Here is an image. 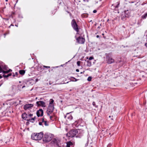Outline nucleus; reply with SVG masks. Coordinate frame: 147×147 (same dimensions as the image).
Instances as JSON below:
<instances>
[{
    "mask_svg": "<svg viewBox=\"0 0 147 147\" xmlns=\"http://www.w3.org/2000/svg\"><path fill=\"white\" fill-rule=\"evenodd\" d=\"M82 131L81 129H72L67 134L66 136L68 137H73L75 136L77 134L80 133V132Z\"/></svg>",
    "mask_w": 147,
    "mask_h": 147,
    "instance_id": "nucleus-1",
    "label": "nucleus"
},
{
    "mask_svg": "<svg viewBox=\"0 0 147 147\" xmlns=\"http://www.w3.org/2000/svg\"><path fill=\"white\" fill-rule=\"evenodd\" d=\"M43 136L42 132L38 133H33L31 135L32 138L36 140H40L42 139Z\"/></svg>",
    "mask_w": 147,
    "mask_h": 147,
    "instance_id": "nucleus-2",
    "label": "nucleus"
},
{
    "mask_svg": "<svg viewBox=\"0 0 147 147\" xmlns=\"http://www.w3.org/2000/svg\"><path fill=\"white\" fill-rule=\"evenodd\" d=\"M71 25L74 29L75 30L78 34L79 32L78 26L75 19H73L71 22Z\"/></svg>",
    "mask_w": 147,
    "mask_h": 147,
    "instance_id": "nucleus-3",
    "label": "nucleus"
},
{
    "mask_svg": "<svg viewBox=\"0 0 147 147\" xmlns=\"http://www.w3.org/2000/svg\"><path fill=\"white\" fill-rule=\"evenodd\" d=\"M52 138V136L51 134H46L45 135L43 140L45 142H48L50 141Z\"/></svg>",
    "mask_w": 147,
    "mask_h": 147,
    "instance_id": "nucleus-4",
    "label": "nucleus"
},
{
    "mask_svg": "<svg viewBox=\"0 0 147 147\" xmlns=\"http://www.w3.org/2000/svg\"><path fill=\"white\" fill-rule=\"evenodd\" d=\"M54 109V105H49L47 111V115H49L53 112Z\"/></svg>",
    "mask_w": 147,
    "mask_h": 147,
    "instance_id": "nucleus-5",
    "label": "nucleus"
},
{
    "mask_svg": "<svg viewBox=\"0 0 147 147\" xmlns=\"http://www.w3.org/2000/svg\"><path fill=\"white\" fill-rule=\"evenodd\" d=\"M77 42L79 44H83L85 41V39L81 36H80L76 38Z\"/></svg>",
    "mask_w": 147,
    "mask_h": 147,
    "instance_id": "nucleus-6",
    "label": "nucleus"
},
{
    "mask_svg": "<svg viewBox=\"0 0 147 147\" xmlns=\"http://www.w3.org/2000/svg\"><path fill=\"white\" fill-rule=\"evenodd\" d=\"M36 104L38 107H45L46 106L45 103L42 101H39L36 102Z\"/></svg>",
    "mask_w": 147,
    "mask_h": 147,
    "instance_id": "nucleus-7",
    "label": "nucleus"
},
{
    "mask_svg": "<svg viewBox=\"0 0 147 147\" xmlns=\"http://www.w3.org/2000/svg\"><path fill=\"white\" fill-rule=\"evenodd\" d=\"M33 105L32 104H27L24 105V109L25 110H27L28 109H30L33 107Z\"/></svg>",
    "mask_w": 147,
    "mask_h": 147,
    "instance_id": "nucleus-8",
    "label": "nucleus"
},
{
    "mask_svg": "<svg viewBox=\"0 0 147 147\" xmlns=\"http://www.w3.org/2000/svg\"><path fill=\"white\" fill-rule=\"evenodd\" d=\"M3 68L5 70V71L2 70V72L3 74H8L12 71V70L10 69H8V68L6 65L4 67H3Z\"/></svg>",
    "mask_w": 147,
    "mask_h": 147,
    "instance_id": "nucleus-9",
    "label": "nucleus"
},
{
    "mask_svg": "<svg viewBox=\"0 0 147 147\" xmlns=\"http://www.w3.org/2000/svg\"><path fill=\"white\" fill-rule=\"evenodd\" d=\"M72 112H71L69 113H67L65 115V118L66 119H68L69 121L71 120L73 118L72 116L70 115V113Z\"/></svg>",
    "mask_w": 147,
    "mask_h": 147,
    "instance_id": "nucleus-10",
    "label": "nucleus"
},
{
    "mask_svg": "<svg viewBox=\"0 0 147 147\" xmlns=\"http://www.w3.org/2000/svg\"><path fill=\"white\" fill-rule=\"evenodd\" d=\"M119 3L118 2L117 3L115 4H113L111 7V9L114 10H116L118 8V6L119 5Z\"/></svg>",
    "mask_w": 147,
    "mask_h": 147,
    "instance_id": "nucleus-11",
    "label": "nucleus"
},
{
    "mask_svg": "<svg viewBox=\"0 0 147 147\" xmlns=\"http://www.w3.org/2000/svg\"><path fill=\"white\" fill-rule=\"evenodd\" d=\"M43 111L42 109H40L36 112V114L38 117L42 116L43 115Z\"/></svg>",
    "mask_w": 147,
    "mask_h": 147,
    "instance_id": "nucleus-12",
    "label": "nucleus"
},
{
    "mask_svg": "<svg viewBox=\"0 0 147 147\" xmlns=\"http://www.w3.org/2000/svg\"><path fill=\"white\" fill-rule=\"evenodd\" d=\"M114 61L113 59L111 57H108L107 58V63L109 64H111L113 63Z\"/></svg>",
    "mask_w": 147,
    "mask_h": 147,
    "instance_id": "nucleus-13",
    "label": "nucleus"
},
{
    "mask_svg": "<svg viewBox=\"0 0 147 147\" xmlns=\"http://www.w3.org/2000/svg\"><path fill=\"white\" fill-rule=\"evenodd\" d=\"M22 119L27 121L28 120V115L25 113H24L22 114Z\"/></svg>",
    "mask_w": 147,
    "mask_h": 147,
    "instance_id": "nucleus-14",
    "label": "nucleus"
},
{
    "mask_svg": "<svg viewBox=\"0 0 147 147\" xmlns=\"http://www.w3.org/2000/svg\"><path fill=\"white\" fill-rule=\"evenodd\" d=\"M35 116L34 117L32 118L28 117V120H27V121H29L32 123H34L35 121Z\"/></svg>",
    "mask_w": 147,
    "mask_h": 147,
    "instance_id": "nucleus-15",
    "label": "nucleus"
},
{
    "mask_svg": "<svg viewBox=\"0 0 147 147\" xmlns=\"http://www.w3.org/2000/svg\"><path fill=\"white\" fill-rule=\"evenodd\" d=\"M87 66H88V67H90L91 66V65H92V62L91 61H89L88 60L87 61Z\"/></svg>",
    "mask_w": 147,
    "mask_h": 147,
    "instance_id": "nucleus-16",
    "label": "nucleus"
},
{
    "mask_svg": "<svg viewBox=\"0 0 147 147\" xmlns=\"http://www.w3.org/2000/svg\"><path fill=\"white\" fill-rule=\"evenodd\" d=\"M19 72L20 74L23 75L25 73V71L24 70H21L19 71Z\"/></svg>",
    "mask_w": 147,
    "mask_h": 147,
    "instance_id": "nucleus-17",
    "label": "nucleus"
},
{
    "mask_svg": "<svg viewBox=\"0 0 147 147\" xmlns=\"http://www.w3.org/2000/svg\"><path fill=\"white\" fill-rule=\"evenodd\" d=\"M71 81L73 82H76L78 80V79H76L74 77H71Z\"/></svg>",
    "mask_w": 147,
    "mask_h": 147,
    "instance_id": "nucleus-18",
    "label": "nucleus"
},
{
    "mask_svg": "<svg viewBox=\"0 0 147 147\" xmlns=\"http://www.w3.org/2000/svg\"><path fill=\"white\" fill-rule=\"evenodd\" d=\"M73 145L72 143L71 142L69 141L67 143L66 146H69V147H70V145Z\"/></svg>",
    "mask_w": 147,
    "mask_h": 147,
    "instance_id": "nucleus-19",
    "label": "nucleus"
},
{
    "mask_svg": "<svg viewBox=\"0 0 147 147\" xmlns=\"http://www.w3.org/2000/svg\"><path fill=\"white\" fill-rule=\"evenodd\" d=\"M147 17V13H145L144 15H142V18H143V19H144L146 18Z\"/></svg>",
    "mask_w": 147,
    "mask_h": 147,
    "instance_id": "nucleus-20",
    "label": "nucleus"
},
{
    "mask_svg": "<svg viewBox=\"0 0 147 147\" xmlns=\"http://www.w3.org/2000/svg\"><path fill=\"white\" fill-rule=\"evenodd\" d=\"M54 102V100L52 99H51L50 100L49 105H53V103Z\"/></svg>",
    "mask_w": 147,
    "mask_h": 147,
    "instance_id": "nucleus-21",
    "label": "nucleus"
},
{
    "mask_svg": "<svg viewBox=\"0 0 147 147\" xmlns=\"http://www.w3.org/2000/svg\"><path fill=\"white\" fill-rule=\"evenodd\" d=\"M43 124H44L45 126H48L49 125L48 123L46 121H45L43 123Z\"/></svg>",
    "mask_w": 147,
    "mask_h": 147,
    "instance_id": "nucleus-22",
    "label": "nucleus"
},
{
    "mask_svg": "<svg viewBox=\"0 0 147 147\" xmlns=\"http://www.w3.org/2000/svg\"><path fill=\"white\" fill-rule=\"evenodd\" d=\"M18 73L17 72H16L15 73V74H14L13 73V76L14 77H15L16 76H17L18 75Z\"/></svg>",
    "mask_w": 147,
    "mask_h": 147,
    "instance_id": "nucleus-23",
    "label": "nucleus"
},
{
    "mask_svg": "<svg viewBox=\"0 0 147 147\" xmlns=\"http://www.w3.org/2000/svg\"><path fill=\"white\" fill-rule=\"evenodd\" d=\"M53 142L54 143H56V144L58 145V147H63V146L62 147V146H59L58 145V144H57V141L56 140H54V141H53Z\"/></svg>",
    "mask_w": 147,
    "mask_h": 147,
    "instance_id": "nucleus-24",
    "label": "nucleus"
},
{
    "mask_svg": "<svg viewBox=\"0 0 147 147\" xmlns=\"http://www.w3.org/2000/svg\"><path fill=\"white\" fill-rule=\"evenodd\" d=\"M92 105L94 106L95 107H96V108H97L98 107V106H96V103L95 102H92Z\"/></svg>",
    "mask_w": 147,
    "mask_h": 147,
    "instance_id": "nucleus-25",
    "label": "nucleus"
},
{
    "mask_svg": "<svg viewBox=\"0 0 147 147\" xmlns=\"http://www.w3.org/2000/svg\"><path fill=\"white\" fill-rule=\"evenodd\" d=\"M81 62L80 61H78L77 62V64L78 66H79L80 65V64Z\"/></svg>",
    "mask_w": 147,
    "mask_h": 147,
    "instance_id": "nucleus-26",
    "label": "nucleus"
},
{
    "mask_svg": "<svg viewBox=\"0 0 147 147\" xmlns=\"http://www.w3.org/2000/svg\"><path fill=\"white\" fill-rule=\"evenodd\" d=\"M89 59V60H91L93 59H94V57H90L89 58H88V57H87V59Z\"/></svg>",
    "mask_w": 147,
    "mask_h": 147,
    "instance_id": "nucleus-27",
    "label": "nucleus"
},
{
    "mask_svg": "<svg viewBox=\"0 0 147 147\" xmlns=\"http://www.w3.org/2000/svg\"><path fill=\"white\" fill-rule=\"evenodd\" d=\"M33 115L31 113L29 114L28 115V117H32Z\"/></svg>",
    "mask_w": 147,
    "mask_h": 147,
    "instance_id": "nucleus-28",
    "label": "nucleus"
},
{
    "mask_svg": "<svg viewBox=\"0 0 147 147\" xmlns=\"http://www.w3.org/2000/svg\"><path fill=\"white\" fill-rule=\"evenodd\" d=\"M45 120H44V118H42L41 119H40V121H41V122H42V123H43L45 121Z\"/></svg>",
    "mask_w": 147,
    "mask_h": 147,
    "instance_id": "nucleus-29",
    "label": "nucleus"
},
{
    "mask_svg": "<svg viewBox=\"0 0 147 147\" xmlns=\"http://www.w3.org/2000/svg\"><path fill=\"white\" fill-rule=\"evenodd\" d=\"M43 67L44 68H47V69L49 68H50V67L49 66H47L45 65H44Z\"/></svg>",
    "mask_w": 147,
    "mask_h": 147,
    "instance_id": "nucleus-30",
    "label": "nucleus"
},
{
    "mask_svg": "<svg viewBox=\"0 0 147 147\" xmlns=\"http://www.w3.org/2000/svg\"><path fill=\"white\" fill-rule=\"evenodd\" d=\"M3 77L4 78H7V77H9L8 76V75H4H4H3Z\"/></svg>",
    "mask_w": 147,
    "mask_h": 147,
    "instance_id": "nucleus-31",
    "label": "nucleus"
},
{
    "mask_svg": "<svg viewBox=\"0 0 147 147\" xmlns=\"http://www.w3.org/2000/svg\"><path fill=\"white\" fill-rule=\"evenodd\" d=\"M112 145V144L111 143H109V144L107 146V147H111V146Z\"/></svg>",
    "mask_w": 147,
    "mask_h": 147,
    "instance_id": "nucleus-32",
    "label": "nucleus"
},
{
    "mask_svg": "<svg viewBox=\"0 0 147 147\" xmlns=\"http://www.w3.org/2000/svg\"><path fill=\"white\" fill-rule=\"evenodd\" d=\"M91 78L90 77H89L88 78V80L89 81H90L91 80Z\"/></svg>",
    "mask_w": 147,
    "mask_h": 147,
    "instance_id": "nucleus-33",
    "label": "nucleus"
},
{
    "mask_svg": "<svg viewBox=\"0 0 147 147\" xmlns=\"http://www.w3.org/2000/svg\"><path fill=\"white\" fill-rule=\"evenodd\" d=\"M39 124L40 125H43V123H42V122H39Z\"/></svg>",
    "mask_w": 147,
    "mask_h": 147,
    "instance_id": "nucleus-34",
    "label": "nucleus"
},
{
    "mask_svg": "<svg viewBox=\"0 0 147 147\" xmlns=\"http://www.w3.org/2000/svg\"><path fill=\"white\" fill-rule=\"evenodd\" d=\"M9 33V32H8L7 33H5L4 34V35L5 36H5L7 34Z\"/></svg>",
    "mask_w": 147,
    "mask_h": 147,
    "instance_id": "nucleus-35",
    "label": "nucleus"
},
{
    "mask_svg": "<svg viewBox=\"0 0 147 147\" xmlns=\"http://www.w3.org/2000/svg\"><path fill=\"white\" fill-rule=\"evenodd\" d=\"M7 75H8V77H9V76H11L12 74L11 73H9V74H8Z\"/></svg>",
    "mask_w": 147,
    "mask_h": 147,
    "instance_id": "nucleus-36",
    "label": "nucleus"
},
{
    "mask_svg": "<svg viewBox=\"0 0 147 147\" xmlns=\"http://www.w3.org/2000/svg\"><path fill=\"white\" fill-rule=\"evenodd\" d=\"M97 12V11L96 10H94L93 11V12L94 13H96Z\"/></svg>",
    "mask_w": 147,
    "mask_h": 147,
    "instance_id": "nucleus-37",
    "label": "nucleus"
},
{
    "mask_svg": "<svg viewBox=\"0 0 147 147\" xmlns=\"http://www.w3.org/2000/svg\"><path fill=\"white\" fill-rule=\"evenodd\" d=\"M76 71H77V72H79V70L78 69H77L76 70Z\"/></svg>",
    "mask_w": 147,
    "mask_h": 147,
    "instance_id": "nucleus-38",
    "label": "nucleus"
},
{
    "mask_svg": "<svg viewBox=\"0 0 147 147\" xmlns=\"http://www.w3.org/2000/svg\"><path fill=\"white\" fill-rule=\"evenodd\" d=\"M145 45L147 48V42L146 43H145Z\"/></svg>",
    "mask_w": 147,
    "mask_h": 147,
    "instance_id": "nucleus-39",
    "label": "nucleus"
},
{
    "mask_svg": "<svg viewBox=\"0 0 147 147\" xmlns=\"http://www.w3.org/2000/svg\"><path fill=\"white\" fill-rule=\"evenodd\" d=\"M76 123H78V122H77V121H76L75 122V123H74L73 124V125H75V124Z\"/></svg>",
    "mask_w": 147,
    "mask_h": 147,
    "instance_id": "nucleus-40",
    "label": "nucleus"
},
{
    "mask_svg": "<svg viewBox=\"0 0 147 147\" xmlns=\"http://www.w3.org/2000/svg\"><path fill=\"white\" fill-rule=\"evenodd\" d=\"M21 86H22V85H19V86H18V88H21Z\"/></svg>",
    "mask_w": 147,
    "mask_h": 147,
    "instance_id": "nucleus-41",
    "label": "nucleus"
},
{
    "mask_svg": "<svg viewBox=\"0 0 147 147\" xmlns=\"http://www.w3.org/2000/svg\"><path fill=\"white\" fill-rule=\"evenodd\" d=\"M50 119H52V118L53 117H52V116H50Z\"/></svg>",
    "mask_w": 147,
    "mask_h": 147,
    "instance_id": "nucleus-42",
    "label": "nucleus"
},
{
    "mask_svg": "<svg viewBox=\"0 0 147 147\" xmlns=\"http://www.w3.org/2000/svg\"><path fill=\"white\" fill-rule=\"evenodd\" d=\"M99 35H97V36H96V37H97V38H99Z\"/></svg>",
    "mask_w": 147,
    "mask_h": 147,
    "instance_id": "nucleus-43",
    "label": "nucleus"
},
{
    "mask_svg": "<svg viewBox=\"0 0 147 147\" xmlns=\"http://www.w3.org/2000/svg\"><path fill=\"white\" fill-rule=\"evenodd\" d=\"M24 87H25V86H22V88H24Z\"/></svg>",
    "mask_w": 147,
    "mask_h": 147,
    "instance_id": "nucleus-44",
    "label": "nucleus"
},
{
    "mask_svg": "<svg viewBox=\"0 0 147 147\" xmlns=\"http://www.w3.org/2000/svg\"><path fill=\"white\" fill-rule=\"evenodd\" d=\"M2 78V76H1L0 75V79Z\"/></svg>",
    "mask_w": 147,
    "mask_h": 147,
    "instance_id": "nucleus-45",
    "label": "nucleus"
},
{
    "mask_svg": "<svg viewBox=\"0 0 147 147\" xmlns=\"http://www.w3.org/2000/svg\"><path fill=\"white\" fill-rule=\"evenodd\" d=\"M12 13L13 14H14V12H12Z\"/></svg>",
    "mask_w": 147,
    "mask_h": 147,
    "instance_id": "nucleus-46",
    "label": "nucleus"
},
{
    "mask_svg": "<svg viewBox=\"0 0 147 147\" xmlns=\"http://www.w3.org/2000/svg\"><path fill=\"white\" fill-rule=\"evenodd\" d=\"M5 1H8V0H5Z\"/></svg>",
    "mask_w": 147,
    "mask_h": 147,
    "instance_id": "nucleus-47",
    "label": "nucleus"
},
{
    "mask_svg": "<svg viewBox=\"0 0 147 147\" xmlns=\"http://www.w3.org/2000/svg\"><path fill=\"white\" fill-rule=\"evenodd\" d=\"M102 35H104V34L103 33V34H102Z\"/></svg>",
    "mask_w": 147,
    "mask_h": 147,
    "instance_id": "nucleus-48",
    "label": "nucleus"
},
{
    "mask_svg": "<svg viewBox=\"0 0 147 147\" xmlns=\"http://www.w3.org/2000/svg\"><path fill=\"white\" fill-rule=\"evenodd\" d=\"M66 147H69V146H66Z\"/></svg>",
    "mask_w": 147,
    "mask_h": 147,
    "instance_id": "nucleus-49",
    "label": "nucleus"
},
{
    "mask_svg": "<svg viewBox=\"0 0 147 147\" xmlns=\"http://www.w3.org/2000/svg\"><path fill=\"white\" fill-rule=\"evenodd\" d=\"M146 36L147 37V34L146 35Z\"/></svg>",
    "mask_w": 147,
    "mask_h": 147,
    "instance_id": "nucleus-50",
    "label": "nucleus"
}]
</instances>
